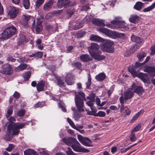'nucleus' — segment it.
Wrapping results in <instances>:
<instances>
[{
  "instance_id": "5",
  "label": "nucleus",
  "mask_w": 155,
  "mask_h": 155,
  "mask_svg": "<svg viewBox=\"0 0 155 155\" xmlns=\"http://www.w3.org/2000/svg\"><path fill=\"white\" fill-rule=\"evenodd\" d=\"M134 95V92L132 90L129 89L124 92V96H121L119 99L120 100L122 99L123 102H124V101H127L131 99Z\"/></svg>"
},
{
  "instance_id": "25",
  "label": "nucleus",
  "mask_w": 155,
  "mask_h": 155,
  "mask_svg": "<svg viewBox=\"0 0 155 155\" xmlns=\"http://www.w3.org/2000/svg\"><path fill=\"white\" fill-rule=\"evenodd\" d=\"M92 23L96 25L103 27L105 26V24L99 19H93L92 21Z\"/></svg>"
},
{
  "instance_id": "7",
  "label": "nucleus",
  "mask_w": 155,
  "mask_h": 155,
  "mask_svg": "<svg viewBox=\"0 0 155 155\" xmlns=\"http://www.w3.org/2000/svg\"><path fill=\"white\" fill-rule=\"evenodd\" d=\"M90 54L93 58L98 61H101L105 58V56L101 55V52L99 50L92 52L90 51Z\"/></svg>"
},
{
  "instance_id": "32",
  "label": "nucleus",
  "mask_w": 155,
  "mask_h": 155,
  "mask_svg": "<svg viewBox=\"0 0 155 155\" xmlns=\"http://www.w3.org/2000/svg\"><path fill=\"white\" fill-rule=\"evenodd\" d=\"M84 25V22L82 21H81L75 25L74 27V30H78L81 28Z\"/></svg>"
},
{
  "instance_id": "37",
  "label": "nucleus",
  "mask_w": 155,
  "mask_h": 155,
  "mask_svg": "<svg viewBox=\"0 0 155 155\" xmlns=\"http://www.w3.org/2000/svg\"><path fill=\"white\" fill-rule=\"evenodd\" d=\"M155 7V2L154 3L152 4L150 6L146 8H144L143 9V11L144 12H149L153 9Z\"/></svg>"
},
{
  "instance_id": "60",
  "label": "nucleus",
  "mask_w": 155,
  "mask_h": 155,
  "mask_svg": "<svg viewBox=\"0 0 155 155\" xmlns=\"http://www.w3.org/2000/svg\"><path fill=\"white\" fill-rule=\"evenodd\" d=\"M86 104L90 107L91 109L92 110L93 109V102L91 101H88L87 102Z\"/></svg>"
},
{
  "instance_id": "10",
  "label": "nucleus",
  "mask_w": 155,
  "mask_h": 155,
  "mask_svg": "<svg viewBox=\"0 0 155 155\" xmlns=\"http://www.w3.org/2000/svg\"><path fill=\"white\" fill-rule=\"evenodd\" d=\"M8 10V16L11 18H15L18 13V9L14 7H10Z\"/></svg>"
},
{
  "instance_id": "17",
  "label": "nucleus",
  "mask_w": 155,
  "mask_h": 155,
  "mask_svg": "<svg viewBox=\"0 0 155 155\" xmlns=\"http://www.w3.org/2000/svg\"><path fill=\"white\" fill-rule=\"evenodd\" d=\"M138 77L140 78L144 83H150L147 74L139 73H138Z\"/></svg>"
},
{
  "instance_id": "27",
  "label": "nucleus",
  "mask_w": 155,
  "mask_h": 155,
  "mask_svg": "<svg viewBox=\"0 0 155 155\" xmlns=\"http://www.w3.org/2000/svg\"><path fill=\"white\" fill-rule=\"evenodd\" d=\"M45 84V82L43 81H41L38 82L37 86V91H43Z\"/></svg>"
},
{
  "instance_id": "56",
  "label": "nucleus",
  "mask_w": 155,
  "mask_h": 155,
  "mask_svg": "<svg viewBox=\"0 0 155 155\" xmlns=\"http://www.w3.org/2000/svg\"><path fill=\"white\" fill-rule=\"evenodd\" d=\"M141 127V125L140 124H138L136 127L131 130V132L134 133V132H136L139 130Z\"/></svg>"
},
{
  "instance_id": "42",
  "label": "nucleus",
  "mask_w": 155,
  "mask_h": 155,
  "mask_svg": "<svg viewBox=\"0 0 155 155\" xmlns=\"http://www.w3.org/2000/svg\"><path fill=\"white\" fill-rule=\"evenodd\" d=\"M141 113L142 111L140 110L137 114H136L135 115H134L131 120V122H133L135 121L141 114Z\"/></svg>"
},
{
  "instance_id": "45",
  "label": "nucleus",
  "mask_w": 155,
  "mask_h": 155,
  "mask_svg": "<svg viewBox=\"0 0 155 155\" xmlns=\"http://www.w3.org/2000/svg\"><path fill=\"white\" fill-rule=\"evenodd\" d=\"M72 66L73 67H75L77 68L80 69L81 67V64L79 62H77L72 64Z\"/></svg>"
},
{
  "instance_id": "62",
  "label": "nucleus",
  "mask_w": 155,
  "mask_h": 155,
  "mask_svg": "<svg viewBox=\"0 0 155 155\" xmlns=\"http://www.w3.org/2000/svg\"><path fill=\"white\" fill-rule=\"evenodd\" d=\"M7 60L8 61L14 62L16 61V59L12 57L9 56L7 58Z\"/></svg>"
},
{
  "instance_id": "6",
  "label": "nucleus",
  "mask_w": 155,
  "mask_h": 155,
  "mask_svg": "<svg viewBox=\"0 0 155 155\" xmlns=\"http://www.w3.org/2000/svg\"><path fill=\"white\" fill-rule=\"evenodd\" d=\"M79 141L83 145L87 147H92V141L87 137H84L80 135H78Z\"/></svg>"
},
{
  "instance_id": "21",
  "label": "nucleus",
  "mask_w": 155,
  "mask_h": 155,
  "mask_svg": "<svg viewBox=\"0 0 155 155\" xmlns=\"http://www.w3.org/2000/svg\"><path fill=\"white\" fill-rule=\"evenodd\" d=\"M144 91V90L142 87L138 86L135 89L134 92L137 94L139 96H140L142 95Z\"/></svg>"
},
{
  "instance_id": "13",
  "label": "nucleus",
  "mask_w": 155,
  "mask_h": 155,
  "mask_svg": "<svg viewBox=\"0 0 155 155\" xmlns=\"http://www.w3.org/2000/svg\"><path fill=\"white\" fill-rule=\"evenodd\" d=\"M115 29L123 28L127 30L129 28L125 25L126 23L124 21H115Z\"/></svg>"
},
{
  "instance_id": "14",
  "label": "nucleus",
  "mask_w": 155,
  "mask_h": 155,
  "mask_svg": "<svg viewBox=\"0 0 155 155\" xmlns=\"http://www.w3.org/2000/svg\"><path fill=\"white\" fill-rule=\"evenodd\" d=\"M143 71L145 72L148 73L150 77H153L155 76V67H154L146 66Z\"/></svg>"
},
{
  "instance_id": "11",
  "label": "nucleus",
  "mask_w": 155,
  "mask_h": 155,
  "mask_svg": "<svg viewBox=\"0 0 155 155\" xmlns=\"http://www.w3.org/2000/svg\"><path fill=\"white\" fill-rule=\"evenodd\" d=\"M120 100V103L121 104V106L120 109V112L123 114L125 116L129 115L130 114L131 111L127 107H125L124 104V102H123L122 99Z\"/></svg>"
},
{
  "instance_id": "18",
  "label": "nucleus",
  "mask_w": 155,
  "mask_h": 155,
  "mask_svg": "<svg viewBox=\"0 0 155 155\" xmlns=\"http://www.w3.org/2000/svg\"><path fill=\"white\" fill-rule=\"evenodd\" d=\"M100 48V46L97 43H92L91 44V45L88 47L87 49L89 53L90 51H95L98 50Z\"/></svg>"
},
{
  "instance_id": "50",
  "label": "nucleus",
  "mask_w": 155,
  "mask_h": 155,
  "mask_svg": "<svg viewBox=\"0 0 155 155\" xmlns=\"http://www.w3.org/2000/svg\"><path fill=\"white\" fill-rule=\"evenodd\" d=\"M44 2V0H37L36 2V7L38 8Z\"/></svg>"
},
{
  "instance_id": "29",
  "label": "nucleus",
  "mask_w": 155,
  "mask_h": 155,
  "mask_svg": "<svg viewBox=\"0 0 155 155\" xmlns=\"http://www.w3.org/2000/svg\"><path fill=\"white\" fill-rule=\"evenodd\" d=\"M144 5V4L140 2H137L134 6V8L135 9L139 11L140 10L142 7Z\"/></svg>"
},
{
  "instance_id": "39",
  "label": "nucleus",
  "mask_w": 155,
  "mask_h": 155,
  "mask_svg": "<svg viewBox=\"0 0 155 155\" xmlns=\"http://www.w3.org/2000/svg\"><path fill=\"white\" fill-rule=\"evenodd\" d=\"M31 72L30 71L25 72L23 74V76L25 80H28L29 79L31 76Z\"/></svg>"
},
{
  "instance_id": "36",
  "label": "nucleus",
  "mask_w": 155,
  "mask_h": 155,
  "mask_svg": "<svg viewBox=\"0 0 155 155\" xmlns=\"http://www.w3.org/2000/svg\"><path fill=\"white\" fill-rule=\"evenodd\" d=\"M129 71L131 73L132 75L134 77H138V73L135 69L131 68H128Z\"/></svg>"
},
{
  "instance_id": "43",
  "label": "nucleus",
  "mask_w": 155,
  "mask_h": 155,
  "mask_svg": "<svg viewBox=\"0 0 155 155\" xmlns=\"http://www.w3.org/2000/svg\"><path fill=\"white\" fill-rule=\"evenodd\" d=\"M87 77L88 79L87 82L86 83V84H87L86 87L87 88H89L90 87L91 83V76L90 73L88 74Z\"/></svg>"
},
{
  "instance_id": "33",
  "label": "nucleus",
  "mask_w": 155,
  "mask_h": 155,
  "mask_svg": "<svg viewBox=\"0 0 155 155\" xmlns=\"http://www.w3.org/2000/svg\"><path fill=\"white\" fill-rule=\"evenodd\" d=\"M105 78V75L104 73H101L97 75L95 77L97 80L101 81L104 80Z\"/></svg>"
},
{
  "instance_id": "61",
  "label": "nucleus",
  "mask_w": 155,
  "mask_h": 155,
  "mask_svg": "<svg viewBox=\"0 0 155 155\" xmlns=\"http://www.w3.org/2000/svg\"><path fill=\"white\" fill-rule=\"evenodd\" d=\"M44 105V103L41 102H38L34 105V107H42Z\"/></svg>"
},
{
  "instance_id": "31",
  "label": "nucleus",
  "mask_w": 155,
  "mask_h": 155,
  "mask_svg": "<svg viewBox=\"0 0 155 155\" xmlns=\"http://www.w3.org/2000/svg\"><path fill=\"white\" fill-rule=\"evenodd\" d=\"M131 40L134 42L138 43L142 42V39L139 37L133 35H131Z\"/></svg>"
},
{
  "instance_id": "55",
  "label": "nucleus",
  "mask_w": 155,
  "mask_h": 155,
  "mask_svg": "<svg viewBox=\"0 0 155 155\" xmlns=\"http://www.w3.org/2000/svg\"><path fill=\"white\" fill-rule=\"evenodd\" d=\"M35 58L37 57L38 58H41L43 56V53L41 52H35Z\"/></svg>"
},
{
  "instance_id": "1",
  "label": "nucleus",
  "mask_w": 155,
  "mask_h": 155,
  "mask_svg": "<svg viewBox=\"0 0 155 155\" xmlns=\"http://www.w3.org/2000/svg\"><path fill=\"white\" fill-rule=\"evenodd\" d=\"M8 121L6 122L5 124V127H7V132L4 137L7 140H9L12 138L11 137V133L12 130L13 135H16L18 134L20 130L19 129L23 128L25 126V123H15L13 121L16 120L15 118L11 117L9 118L8 119Z\"/></svg>"
},
{
  "instance_id": "24",
  "label": "nucleus",
  "mask_w": 155,
  "mask_h": 155,
  "mask_svg": "<svg viewBox=\"0 0 155 155\" xmlns=\"http://www.w3.org/2000/svg\"><path fill=\"white\" fill-rule=\"evenodd\" d=\"M53 75L57 81V84L60 87L64 86V82L61 80V78L58 76L54 73L53 74Z\"/></svg>"
},
{
  "instance_id": "64",
  "label": "nucleus",
  "mask_w": 155,
  "mask_h": 155,
  "mask_svg": "<svg viewBox=\"0 0 155 155\" xmlns=\"http://www.w3.org/2000/svg\"><path fill=\"white\" fill-rule=\"evenodd\" d=\"M139 48V46L137 45H135L133 47L132 50L134 52L136 51V50Z\"/></svg>"
},
{
  "instance_id": "54",
  "label": "nucleus",
  "mask_w": 155,
  "mask_h": 155,
  "mask_svg": "<svg viewBox=\"0 0 155 155\" xmlns=\"http://www.w3.org/2000/svg\"><path fill=\"white\" fill-rule=\"evenodd\" d=\"M47 68L52 72H54L56 70L55 66L54 65H51L48 66L47 67Z\"/></svg>"
},
{
  "instance_id": "52",
  "label": "nucleus",
  "mask_w": 155,
  "mask_h": 155,
  "mask_svg": "<svg viewBox=\"0 0 155 155\" xmlns=\"http://www.w3.org/2000/svg\"><path fill=\"white\" fill-rule=\"evenodd\" d=\"M151 52L150 53V55H153L155 54V44L153 45L150 48Z\"/></svg>"
},
{
  "instance_id": "38",
  "label": "nucleus",
  "mask_w": 155,
  "mask_h": 155,
  "mask_svg": "<svg viewBox=\"0 0 155 155\" xmlns=\"http://www.w3.org/2000/svg\"><path fill=\"white\" fill-rule=\"evenodd\" d=\"M53 27L49 24H47L45 26V28L46 30L51 33H53L56 31V30H55L54 31L53 30Z\"/></svg>"
},
{
  "instance_id": "41",
  "label": "nucleus",
  "mask_w": 155,
  "mask_h": 155,
  "mask_svg": "<svg viewBox=\"0 0 155 155\" xmlns=\"http://www.w3.org/2000/svg\"><path fill=\"white\" fill-rule=\"evenodd\" d=\"M27 65L26 64H21L17 68V71H22L25 69L27 67Z\"/></svg>"
},
{
  "instance_id": "19",
  "label": "nucleus",
  "mask_w": 155,
  "mask_h": 155,
  "mask_svg": "<svg viewBox=\"0 0 155 155\" xmlns=\"http://www.w3.org/2000/svg\"><path fill=\"white\" fill-rule=\"evenodd\" d=\"M99 30L101 32L105 34L109 37L111 36V35L113 34L111 31L106 28H100Z\"/></svg>"
},
{
  "instance_id": "48",
  "label": "nucleus",
  "mask_w": 155,
  "mask_h": 155,
  "mask_svg": "<svg viewBox=\"0 0 155 155\" xmlns=\"http://www.w3.org/2000/svg\"><path fill=\"white\" fill-rule=\"evenodd\" d=\"M67 150L66 151V153L68 155H77L74 153L70 147L67 148Z\"/></svg>"
},
{
  "instance_id": "47",
  "label": "nucleus",
  "mask_w": 155,
  "mask_h": 155,
  "mask_svg": "<svg viewBox=\"0 0 155 155\" xmlns=\"http://www.w3.org/2000/svg\"><path fill=\"white\" fill-rule=\"evenodd\" d=\"M106 26L108 28H110L113 29H115V21L111 22V24H106Z\"/></svg>"
},
{
  "instance_id": "44",
  "label": "nucleus",
  "mask_w": 155,
  "mask_h": 155,
  "mask_svg": "<svg viewBox=\"0 0 155 155\" xmlns=\"http://www.w3.org/2000/svg\"><path fill=\"white\" fill-rule=\"evenodd\" d=\"M106 115L105 113L103 111H99L97 113H96L95 116L101 117H104Z\"/></svg>"
},
{
  "instance_id": "58",
  "label": "nucleus",
  "mask_w": 155,
  "mask_h": 155,
  "mask_svg": "<svg viewBox=\"0 0 155 155\" xmlns=\"http://www.w3.org/2000/svg\"><path fill=\"white\" fill-rule=\"evenodd\" d=\"M85 34L84 32L78 33L76 34V37L77 38H81L83 37Z\"/></svg>"
},
{
  "instance_id": "46",
  "label": "nucleus",
  "mask_w": 155,
  "mask_h": 155,
  "mask_svg": "<svg viewBox=\"0 0 155 155\" xmlns=\"http://www.w3.org/2000/svg\"><path fill=\"white\" fill-rule=\"evenodd\" d=\"M13 110H12V107H10L7 110V114L6 115V117L7 118L10 117L12 114Z\"/></svg>"
},
{
  "instance_id": "20",
  "label": "nucleus",
  "mask_w": 155,
  "mask_h": 155,
  "mask_svg": "<svg viewBox=\"0 0 155 155\" xmlns=\"http://www.w3.org/2000/svg\"><path fill=\"white\" fill-rule=\"evenodd\" d=\"M140 20V18L137 15H131L129 19L130 22L134 24L138 23Z\"/></svg>"
},
{
  "instance_id": "57",
  "label": "nucleus",
  "mask_w": 155,
  "mask_h": 155,
  "mask_svg": "<svg viewBox=\"0 0 155 155\" xmlns=\"http://www.w3.org/2000/svg\"><path fill=\"white\" fill-rule=\"evenodd\" d=\"M90 9V5L89 4H87L86 5L83 6L82 8V10L86 11Z\"/></svg>"
},
{
  "instance_id": "35",
  "label": "nucleus",
  "mask_w": 155,
  "mask_h": 155,
  "mask_svg": "<svg viewBox=\"0 0 155 155\" xmlns=\"http://www.w3.org/2000/svg\"><path fill=\"white\" fill-rule=\"evenodd\" d=\"M146 56V54L145 53L141 52L137 54V57L139 59L138 61H141Z\"/></svg>"
},
{
  "instance_id": "4",
  "label": "nucleus",
  "mask_w": 155,
  "mask_h": 155,
  "mask_svg": "<svg viewBox=\"0 0 155 155\" xmlns=\"http://www.w3.org/2000/svg\"><path fill=\"white\" fill-rule=\"evenodd\" d=\"M113 44V42L110 40H106L102 46L103 51L109 53H112L114 50L111 48Z\"/></svg>"
},
{
  "instance_id": "28",
  "label": "nucleus",
  "mask_w": 155,
  "mask_h": 155,
  "mask_svg": "<svg viewBox=\"0 0 155 155\" xmlns=\"http://www.w3.org/2000/svg\"><path fill=\"white\" fill-rule=\"evenodd\" d=\"M31 16L27 15H23L22 17V20L25 25H27L28 24V21L30 19Z\"/></svg>"
},
{
  "instance_id": "23",
  "label": "nucleus",
  "mask_w": 155,
  "mask_h": 155,
  "mask_svg": "<svg viewBox=\"0 0 155 155\" xmlns=\"http://www.w3.org/2000/svg\"><path fill=\"white\" fill-rule=\"evenodd\" d=\"M54 2L53 0H50L47 3L45 4L43 7L45 11H48L51 8Z\"/></svg>"
},
{
  "instance_id": "2",
  "label": "nucleus",
  "mask_w": 155,
  "mask_h": 155,
  "mask_svg": "<svg viewBox=\"0 0 155 155\" xmlns=\"http://www.w3.org/2000/svg\"><path fill=\"white\" fill-rule=\"evenodd\" d=\"M74 94L75 95V101L77 108L79 111L82 112L84 111L83 108L84 106L83 101H86L85 94L81 91L78 92H75Z\"/></svg>"
},
{
  "instance_id": "40",
  "label": "nucleus",
  "mask_w": 155,
  "mask_h": 155,
  "mask_svg": "<svg viewBox=\"0 0 155 155\" xmlns=\"http://www.w3.org/2000/svg\"><path fill=\"white\" fill-rule=\"evenodd\" d=\"M35 151L31 149H29L26 150L24 151L25 155H33L34 153H35Z\"/></svg>"
},
{
  "instance_id": "51",
  "label": "nucleus",
  "mask_w": 155,
  "mask_h": 155,
  "mask_svg": "<svg viewBox=\"0 0 155 155\" xmlns=\"http://www.w3.org/2000/svg\"><path fill=\"white\" fill-rule=\"evenodd\" d=\"M67 120L68 123L74 129L76 127L75 125L74 124L73 122L70 119L68 118L67 119Z\"/></svg>"
},
{
  "instance_id": "16",
  "label": "nucleus",
  "mask_w": 155,
  "mask_h": 155,
  "mask_svg": "<svg viewBox=\"0 0 155 155\" xmlns=\"http://www.w3.org/2000/svg\"><path fill=\"white\" fill-rule=\"evenodd\" d=\"M71 5L70 0H58L57 3V5L60 8L63 7H66L67 6H71Z\"/></svg>"
},
{
  "instance_id": "26",
  "label": "nucleus",
  "mask_w": 155,
  "mask_h": 155,
  "mask_svg": "<svg viewBox=\"0 0 155 155\" xmlns=\"http://www.w3.org/2000/svg\"><path fill=\"white\" fill-rule=\"evenodd\" d=\"M80 58L81 60L84 62H87L92 59L89 55L87 54L82 55L80 56Z\"/></svg>"
},
{
  "instance_id": "49",
  "label": "nucleus",
  "mask_w": 155,
  "mask_h": 155,
  "mask_svg": "<svg viewBox=\"0 0 155 155\" xmlns=\"http://www.w3.org/2000/svg\"><path fill=\"white\" fill-rule=\"evenodd\" d=\"M130 138L131 141L132 142L135 141L137 138L135 134L132 132L131 131V134L130 136Z\"/></svg>"
},
{
  "instance_id": "15",
  "label": "nucleus",
  "mask_w": 155,
  "mask_h": 155,
  "mask_svg": "<svg viewBox=\"0 0 155 155\" xmlns=\"http://www.w3.org/2000/svg\"><path fill=\"white\" fill-rule=\"evenodd\" d=\"M74 76L71 73H68L65 77V81L68 85H72L74 84L73 79Z\"/></svg>"
},
{
  "instance_id": "59",
  "label": "nucleus",
  "mask_w": 155,
  "mask_h": 155,
  "mask_svg": "<svg viewBox=\"0 0 155 155\" xmlns=\"http://www.w3.org/2000/svg\"><path fill=\"white\" fill-rule=\"evenodd\" d=\"M14 147V146L13 144H10L8 147L6 149V150L10 152L12 150Z\"/></svg>"
},
{
  "instance_id": "9",
  "label": "nucleus",
  "mask_w": 155,
  "mask_h": 155,
  "mask_svg": "<svg viewBox=\"0 0 155 155\" xmlns=\"http://www.w3.org/2000/svg\"><path fill=\"white\" fill-rule=\"evenodd\" d=\"M2 70L1 73L7 75H11L13 72V69L11 65L8 64H4L2 67Z\"/></svg>"
},
{
  "instance_id": "12",
  "label": "nucleus",
  "mask_w": 155,
  "mask_h": 155,
  "mask_svg": "<svg viewBox=\"0 0 155 155\" xmlns=\"http://www.w3.org/2000/svg\"><path fill=\"white\" fill-rule=\"evenodd\" d=\"M62 141L66 144L71 146L72 145L74 144L75 143H78V141L72 137L64 138L62 139Z\"/></svg>"
},
{
  "instance_id": "63",
  "label": "nucleus",
  "mask_w": 155,
  "mask_h": 155,
  "mask_svg": "<svg viewBox=\"0 0 155 155\" xmlns=\"http://www.w3.org/2000/svg\"><path fill=\"white\" fill-rule=\"evenodd\" d=\"M13 96L16 99L19 98L20 97V95L18 92L15 91L13 94Z\"/></svg>"
},
{
  "instance_id": "8",
  "label": "nucleus",
  "mask_w": 155,
  "mask_h": 155,
  "mask_svg": "<svg viewBox=\"0 0 155 155\" xmlns=\"http://www.w3.org/2000/svg\"><path fill=\"white\" fill-rule=\"evenodd\" d=\"M71 147L74 151L77 152L88 153L90 151L89 150L82 147L78 141V143H75L74 144L72 145Z\"/></svg>"
},
{
  "instance_id": "22",
  "label": "nucleus",
  "mask_w": 155,
  "mask_h": 155,
  "mask_svg": "<svg viewBox=\"0 0 155 155\" xmlns=\"http://www.w3.org/2000/svg\"><path fill=\"white\" fill-rule=\"evenodd\" d=\"M90 39L92 41L97 42H103L104 39L101 37L96 35H91L90 36Z\"/></svg>"
},
{
  "instance_id": "3",
  "label": "nucleus",
  "mask_w": 155,
  "mask_h": 155,
  "mask_svg": "<svg viewBox=\"0 0 155 155\" xmlns=\"http://www.w3.org/2000/svg\"><path fill=\"white\" fill-rule=\"evenodd\" d=\"M17 29L15 27H8L0 35V38L5 39H7L17 33Z\"/></svg>"
},
{
  "instance_id": "30",
  "label": "nucleus",
  "mask_w": 155,
  "mask_h": 155,
  "mask_svg": "<svg viewBox=\"0 0 155 155\" xmlns=\"http://www.w3.org/2000/svg\"><path fill=\"white\" fill-rule=\"evenodd\" d=\"M42 29V27L41 25V22L40 21H38L37 22L35 31L37 33H39Z\"/></svg>"
},
{
  "instance_id": "34",
  "label": "nucleus",
  "mask_w": 155,
  "mask_h": 155,
  "mask_svg": "<svg viewBox=\"0 0 155 155\" xmlns=\"http://www.w3.org/2000/svg\"><path fill=\"white\" fill-rule=\"evenodd\" d=\"M22 3L24 8L27 9H29L30 7L29 0H22Z\"/></svg>"
},
{
  "instance_id": "53",
  "label": "nucleus",
  "mask_w": 155,
  "mask_h": 155,
  "mask_svg": "<svg viewBox=\"0 0 155 155\" xmlns=\"http://www.w3.org/2000/svg\"><path fill=\"white\" fill-rule=\"evenodd\" d=\"M25 114V110H19L17 113L18 116L20 117L23 116Z\"/></svg>"
}]
</instances>
